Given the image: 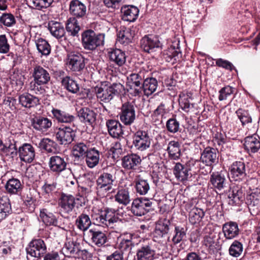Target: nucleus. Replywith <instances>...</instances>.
I'll return each instance as SVG.
<instances>
[{
  "label": "nucleus",
  "instance_id": "obj_1",
  "mask_svg": "<svg viewBox=\"0 0 260 260\" xmlns=\"http://www.w3.org/2000/svg\"><path fill=\"white\" fill-rule=\"evenodd\" d=\"M69 12L72 17L67 21L66 29L72 36H76L80 30L78 20H82L86 17L87 8L80 0H71L69 3Z\"/></svg>",
  "mask_w": 260,
  "mask_h": 260
},
{
  "label": "nucleus",
  "instance_id": "obj_2",
  "mask_svg": "<svg viewBox=\"0 0 260 260\" xmlns=\"http://www.w3.org/2000/svg\"><path fill=\"white\" fill-rule=\"evenodd\" d=\"M117 169L109 166L103 170L96 180V189L98 194L105 196L110 192L116 180Z\"/></svg>",
  "mask_w": 260,
  "mask_h": 260
},
{
  "label": "nucleus",
  "instance_id": "obj_3",
  "mask_svg": "<svg viewBox=\"0 0 260 260\" xmlns=\"http://www.w3.org/2000/svg\"><path fill=\"white\" fill-rule=\"evenodd\" d=\"M116 210L113 208H106L104 210H98L91 214V220L94 224L103 227L111 226L117 222L119 218L115 216Z\"/></svg>",
  "mask_w": 260,
  "mask_h": 260
},
{
  "label": "nucleus",
  "instance_id": "obj_4",
  "mask_svg": "<svg viewBox=\"0 0 260 260\" xmlns=\"http://www.w3.org/2000/svg\"><path fill=\"white\" fill-rule=\"evenodd\" d=\"M123 89V86L120 83H113L110 86L101 84L94 87V92L97 98L105 103L110 102L114 96L119 94Z\"/></svg>",
  "mask_w": 260,
  "mask_h": 260
},
{
  "label": "nucleus",
  "instance_id": "obj_5",
  "mask_svg": "<svg viewBox=\"0 0 260 260\" xmlns=\"http://www.w3.org/2000/svg\"><path fill=\"white\" fill-rule=\"evenodd\" d=\"M105 34H96L91 29L84 31L81 35V43L83 48L88 51H94L104 44Z\"/></svg>",
  "mask_w": 260,
  "mask_h": 260
},
{
  "label": "nucleus",
  "instance_id": "obj_6",
  "mask_svg": "<svg viewBox=\"0 0 260 260\" xmlns=\"http://www.w3.org/2000/svg\"><path fill=\"white\" fill-rule=\"evenodd\" d=\"M171 225L169 219L164 218L158 220L152 233L153 241L162 244H167L170 241L169 233Z\"/></svg>",
  "mask_w": 260,
  "mask_h": 260
},
{
  "label": "nucleus",
  "instance_id": "obj_7",
  "mask_svg": "<svg viewBox=\"0 0 260 260\" xmlns=\"http://www.w3.org/2000/svg\"><path fill=\"white\" fill-rule=\"evenodd\" d=\"M132 140L131 149L140 151H145L150 148L152 141L148 131L141 129L134 133Z\"/></svg>",
  "mask_w": 260,
  "mask_h": 260
},
{
  "label": "nucleus",
  "instance_id": "obj_8",
  "mask_svg": "<svg viewBox=\"0 0 260 260\" xmlns=\"http://www.w3.org/2000/svg\"><path fill=\"white\" fill-rule=\"evenodd\" d=\"M155 200L147 198H137L134 200L131 205L132 213L137 216L144 215L154 210Z\"/></svg>",
  "mask_w": 260,
  "mask_h": 260
},
{
  "label": "nucleus",
  "instance_id": "obj_9",
  "mask_svg": "<svg viewBox=\"0 0 260 260\" xmlns=\"http://www.w3.org/2000/svg\"><path fill=\"white\" fill-rule=\"evenodd\" d=\"M87 60L78 52H71L67 57V65L72 72L81 75L85 70V60Z\"/></svg>",
  "mask_w": 260,
  "mask_h": 260
},
{
  "label": "nucleus",
  "instance_id": "obj_10",
  "mask_svg": "<svg viewBox=\"0 0 260 260\" xmlns=\"http://www.w3.org/2000/svg\"><path fill=\"white\" fill-rule=\"evenodd\" d=\"M230 179L231 181L246 184L248 176L246 173L245 164L243 161L234 162L230 168Z\"/></svg>",
  "mask_w": 260,
  "mask_h": 260
},
{
  "label": "nucleus",
  "instance_id": "obj_11",
  "mask_svg": "<svg viewBox=\"0 0 260 260\" xmlns=\"http://www.w3.org/2000/svg\"><path fill=\"white\" fill-rule=\"evenodd\" d=\"M26 251L31 256L40 258L47 252V246L42 239H35L29 243Z\"/></svg>",
  "mask_w": 260,
  "mask_h": 260
},
{
  "label": "nucleus",
  "instance_id": "obj_12",
  "mask_svg": "<svg viewBox=\"0 0 260 260\" xmlns=\"http://www.w3.org/2000/svg\"><path fill=\"white\" fill-rule=\"evenodd\" d=\"M55 138L60 145L71 144L76 137V131L70 126H64L57 128L54 133Z\"/></svg>",
  "mask_w": 260,
  "mask_h": 260
},
{
  "label": "nucleus",
  "instance_id": "obj_13",
  "mask_svg": "<svg viewBox=\"0 0 260 260\" xmlns=\"http://www.w3.org/2000/svg\"><path fill=\"white\" fill-rule=\"evenodd\" d=\"M119 116L120 121L124 125H131L136 120L135 104L128 102L123 104L121 106Z\"/></svg>",
  "mask_w": 260,
  "mask_h": 260
},
{
  "label": "nucleus",
  "instance_id": "obj_14",
  "mask_svg": "<svg viewBox=\"0 0 260 260\" xmlns=\"http://www.w3.org/2000/svg\"><path fill=\"white\" fill-rule=\"evenodd\" d=\"M75 198L69 194L62 193L58 200L59 213L62 217L69 215L75 206Z\"/></svg>",
  "mask_w": 260,
  "mask_h": 260
},
{
  "label": "nucleus",
  "instance_id": "obj_15",
  "mask_svg": "<svg viewBox=\"0 0 260 260\" xmlns=\"http://www.w3.org/2000/svg\"><path fill=\"white\" fill-rule=\"evenodd\" d=\"M244 183L234 185L229 191V204L232 206H239L245 200V188Z\"/></svg>",
  "mask_w": 260,
  "mask_h": 260
},
{
  "label": "nucleus",
  "instance_id": "obj_16",
  "mask_svg": "<svg viewBox=\"0 0 260 260\" xmlns=\"http://www.w3.org/2000/svg\"><path fill=\"white\" fill-rule=\"evenodd\" d=\"M162 44L157 36L145 35L140 40L141 48L146 52L151 53L162 47Z\"/></svg>",
  "mask_w": 260,
  "mask_h": 260
},
{
  "label": "nucleus",
  "instance_id": "obj_17",
  "mask_svg": "<svg viewBox=\"0 0 260 260\" xmlns=\"http://www.w3.org/2000/svg\"><path fill=\"white\" fill-rule=\"evenodd\" d=\"M48 165L52 172L56 175H60L66 170L68 163L63 155L55 154L50 157Z\"/></svg>",
  "mask_w": 260,
  "mask_h": 260
},
{
  "label": "nucleus",
  "instance_id": "obj_18",
  "mask_svg": "<svg viewBox=\"0 0 260 260\" xmlns=\"http://www.w3.org/2000/svg\"><path fill=\"white\" fill-rule=\"evenodd\" d=\"M31 76L36 84H47L51 80L49 70L38 64L34 66Z\"/></svg>",
  "mask_w": 260,
  "mask_h": 260
},
{
  "label": "nucleus",
  "instance_id": "obj_19",
  "mask_svg": "<svg viewBox=\"0 0 260 260\" xmlns=\"http://www.w3.org/2000/svg\"><path fill=\"white\" fill-rule=\"evenodd\" d=\"M200 160L206 166L213 167L218 162V150L208 146L201 153Z\"/></svg>",
  "mask_w": 260,
  "mask_h": 260
},
{
  "label": "nucleus",
  "instance_id": "obj_20",
  "mask_svg": "<svg viewBox=\"0 0 260 260\" xmlns=\"http://www.w3.org/2000/svg\"><path fill=\"white\" fill-rule=\"evenodd\" d=\"M87 236L90 243L99 247L105 245L108 241L106 234L95 228L89 229Z\"/></svg>",
  "mask_w": 260,
  "mask_h": 260
},
{
  "label": "nucleus",
  "instance_id": "obj_21",
  "mask_svg": "<svg viewBox=\"0 0 260 260\" xmlns=\"http://www.w3.org/2000/svg\"><path fill=\"white\" fill-rule=\"evenodd\" d=\"M136 35L135 28L120 26L117 29V42L124 46H126L132 43Z\"/></svg>",
  "mask_w": 260,
  "mask_h": 260
},
{
  "label": "nucleus",
  "instance_id": "obj_22",
  "mask_svg": "<svg viewBox=\"0 0 260 260\" xmlns=\"http://www.w3.org/2000/svg\"><path fill=\"white\" fill-rule=\"evenodd\" d=\"M18 154L21 161L30 164L35 158V148L29 143H23L18 148Z\"/></svg>",
  "mask_w": 260,
  "mask_h": 260
},
{
  "label": "nucleus",
  "instance_id": "obj_23",
  "mask_svg": "<svg viewBox=\"0 0 260 260\" xmlns=\"http://www.w3.org/2000/svg\"><path fill=\"white\" fill-rule=\"evenodd\" d=\"M40 218L46 226H57L59 216L55 213L51 212L49 209L43 208L40 209Z\"/></svg>",
  "mask_w": 260,
  "mask_h": 260
},
{
  "label": "nucleus",
  "instance_id": "obj_24",
  "mask_svg": "<svg viewBox=\"0 0 260 260\" xmlns=\"http://www.w3.org/2000/svg\"><path fill=\"white\" fill-rule=\"evenodd\" d=\"M77 115L80 121L86 125L93 126L95 124L96 114L92 110L87 108H82L77 112Z\"/></svg>",
  "mask_w": 260,
  "mask_h": 260
},
{
  "label": "nucleus",
  "instance_id": "obj_25",
  "mask_svg": "<svg viewBox=\"0 0 260 260\" xmlns=\"http://www.w3.org/2000/svg\"><path fill=\"white\" fill-rule=\"evenodd\" d=\"M222 231L224 237L227 240H231L237 237L240 233L238 224L234 221L225 222L222 225Z\"/></svg>",
  "mask_w": 260,
  "mask_h": 260
},
{
  "label": "nucleus",
  "instance_id": "obj_26",
  "mask_svg": "<svg viewBox=\"0 0 260 260\" xmlns=\"http://www.w3.org/2000/svg\"><path fill=\"white\" fill-rule=\"evenodd\" d=\"M31 126L36 130L46 131L52 126V121L42 116H36L31 119Z\"/></svg>",
  "mask_w": 260,
  "mask_h": 260
},
{
  "label": "nucleus",
  "instance_id": "obj_27",
  "mask_svg": "<svg viewBox=\"0 0 260 260\" xmlns=\"http://www.w3.org/2000/svg\"><path fill=\"white\" fill-rule=\"evenodd\" d=\"M52 114L53 117L59 123H72L76 119V117L66 111L53 108Z\"/></svg>",
  "mask_w": 260,
  "mask_h": 260
},
{
  "label": "nucleus",
  "instance_id": "obj_28",
  "mask_svg": "<svg viewBox=\"0 0 260 260\" xmlns=\"http://www.w3.org/2000/svg\"><path fill=\"white\" fill-rule=\"evenodd\" d=\"M121 12L123 20L134 22L138 17L139 10L136 6L128 5L122 7Z\"/></svg>",
  "mask_w": 260,
  "mask_h": 260
},
{
  "label": "nucleus",
  "instance_id": "obj_29",
  "mask_svg": "<svg viewBox=\"0 0 260 260\" xmlns=\"http://www.w3.org/2000/svg\"><path fill=\"white\" fill-rule=\"evenodd\" d=\"M244 145L248 152L255 153L260 149V138L256 135L247 136L244 139Z\"/></svg>",
  "mask_w": 260,
  "mask_h": 260
},
{
  "label": "nucleus",
  "instance_id": "obj_30",
  "mask_svg": "<svg viewBox=\"0 0 260 260\" xmlns=\"http://www.w3.org/2000/svg\"><path fill=\"white\" fill-rule=\"evenodd\" d=\"M3 156L9 159H13L17 156L18 154V149H17L16 141L13 139H8L6 141V145L3 150L0 152Z\"/></svg>",
  "mask_w": 260,
  "mask_h": 260
},
{
  "label": "nucleus",
  "instance_id": "obj_31",
  "mask_svg": "<svg viewBox=\"0 0 260 260\" xmlns=\"http://www.w3.org/2000/svg\"><path fill=\"white\" fill-rule=\"evenodd\" d=\"M141 157L136 154H127L122 158V167L126 170H135L140 164Z\"/></svg>",
  "mask_w": 260,
  "mask_h": 260
},
{
  "label": "nucleus",
  "instance_id": "obj_32",
  "mask_svg": "<svg viewBox=\"0 0 260 260\" xmlns=\"http://www.w3.org/2000/svg\"><path fill=\"white\" fill-rule=\"evenodd\" d=\"M101 154L95 147H90L85 156L87 166L89 168H93L96 166L99 163Z\"/></svg>",
  "mask_w": 260,
  "mask_h": 260
},
{
  "label": "nucleus",
  "instance_id": "obj_33",
  "mask_svg": "<svg viewBox=\"0 0 260 260\" xmlns=\"http://www.w3.org/2000/svg\"><path fill=\"white\" fill-rule=\"evenodd\" d=\"M134 183L136 192L140 195L146 194L150 189L148 180L141 177L140 175L136 177Z\"/></svg>",
  "mask_w": 260,
  "mask_h": 260
},
{
  "label": "nucleus",
  "instance_id": "obj_34",
  "mask_svg": "<svg viewBox=\"0 0 260 260\" xmlns=\"http://www.w3.org/2000/svg\"><path fill=\"white\" fill-rule=\"evenodd\" d=\"M226 179L224 173L222 172H213L210 176V182L212 186L221 190L225 186Z\"/></svg>",
  "mask_w": 260,
  "mask_h": 260
},
{
  "label": "nucleus",
  "instance_id": "obj_35",
  "mask_svg": "<svg viewBox=\"0 0 260 260\" xmlns=\"http://www.w3.org/2000/svg\"><path fill=\"white\" fill-rule=\"evenodd\" d=\"M19 103L24 107L30 108L40 104V100L29 93H24L19 95Z\"/></svg>",
  "mask_w": 260,
  "mask_h": 260
},
{
  "label": "nucleus",
  "instance_id": "obj_36",
  "mask_svg": "<svg viewBox=\"0 0 260 260\" xmlns=\"http://www.w3.org/2000/svg\"><path fill=\"white\" fill-rule=\"evenodd\" d=\"M106 125L109 135L113 138H117L123 134L122 126L117 120L109 119Z\"/></svg>",
  "mask_w": 260,
  "mask_h": 260
},
{
  "label": "nucleus",
  "instance_id": "obj_37",
  "mask_svg": "<svg viewBox=\"0 0 260 260\" xmlns=\"http://www.w3.org/2000/svg\"><path fill=\"white\" fill-rule=\"evenodd\" d=\"M109 56L110 61L118 67H121L125 63L126 58L125 53L120 49H113L109 52Z\"/></svg>",
  "mask_w": 260,
  "mask_h": 260
},
{
  "label": "nucleus",
  "instance_id": "obj_38",
  "mask_svg": "<svg viewBox=\"0 0 260 260\" xmlns=\"http://www.w3.org/2000/svg\"><path fill=\"white\" fill-rule=\"evenodd\" d=\"M155 251L149 245H143L137 251V260H153Z\"/></svg>",
  "mask_w": 260,
  "mask_h": 260
},
{
  "label": "nucleus",
  "instance_id": "obj_39",
  "mask_svg": "<svg viewBox=\"0 0 260 260\" xmlns=\"http://www.w3.org/2000/svg\"><path fill=\"white\" fill-rule=\"evenodd\" d=\"M6 191L11 194H18L20 193L22 189V185L20 181L12 178L9 179L5 185Z\"/></svg>",
  "mask_w": 260,
  "mask_h": 260
},
{
  "label": "nucleus",
  "instance_id": "obj_40",
  "mask_svg": "<svg viewBox=\"0 0 260 260\" xmlns=\"http://www.w3.org/2000/svg\"><path fill=\"white\" fill-rule=\"evenodd\" d=\"M79 243L74 241H70L66 242L61 251L66 257H76L77 254L79 251Z\"/></svg>",
  "mask_w": 260,
  "mask_h": 260
},
{
  "label": "nucleus",
  "instance_id": "obj_41",
  "mask_svg": "<svg viewBox=\"0 0 260 260\" xmlns=\"http://www.w3.org/2000/svg\"><path fill=\"white\" fill-rule=\"evenodd\" d=\"M48 28L51 34L56 39L61 38L66 33L63 25L59 22L49 21L48 24Z\"/></svg>",
  "mask_w": 260,
  "mask_h": 260
},
{
  "label": "nucleus",
  "instance_id": "obj_42",
  "mask_svg": "<svg viewBox=\"0 0 260 260\" xmlns=\"http://www.w3.org/2000/svg\"><path fill=\"white\" fill-rule=\"evenodd\" d=\"M167 151L169 157L173 160H178L181 156L180 144L179 142L171 141L169 142Z\"/></svg>",
  "mask_w": 260,
  "mask_h": 260
},
{
  "label": "nucleus",
  "instance_id": "obj_43",
  "mask_svg": "<svg viewBox=\"0 0 260 260\" xmlns=\"http://www.w3.org/2000/svg\"><path fill=\"white\" fill-rule=\"evenodd\" d=\"M190 170L187 166L183 165L180 162H177L174 167L173 173L178 180L183 181L187 180L189 176L188 172Z\"/></svg>",
  "mask_w": 260,
  "mask_h": 260
},
{
  "label": "nucleus",
  "instance_id": "obj_44",
  "mask_svg": "<svg viewBox=\"0 0 260 260\" xmlns=\"http://www.w3.org/2000/svg\"><path fill=\"white\" fill-rule=\"evenodd\" d=\"M158 86L157 80L153 77H144L143 88L144 95L149 96L154 93Z\"/></svg>",
  "mask_w": 260,
  "mask_h": 260
},
{
  "label": "nucleus",
  "instance_id": "obj_45",
  "mask_svg": "<svg viewBox=\"0 0 260 260\" xmlns=\"http://www.w3.org/2000/svg\"><path fill=\"white\" fill-rule=\"evenodd\" d=\"M11 205L6 196L0 198V222L12 213Z\"/></svg>",
  "mask_w": 260,
  "mask_h": 260
},
{
  "label": "nucleus",
  "instance_id": "obj_46",
  "mask_svg": "<svg viewBox=\"0 0 260 260\" xmlns=\"http://www.w3.org/2000/svg\"><path fill=\"white\" fill-rule=\"evenodd\" d=\"M92 220L89 216L84 212L81 213L76 219L75 225L82 232L86 231L91 225Z\"/></svg>",
  "mask_w": 260,
  "mask_h": 260
},
{
  "label": "nucleus",
  "instance_id": "obj_47",
  "mask_svg": "<svg viewBox=\"0 0 260 260\" xmlns=\"http://www.w3.org/2000/svg\"><path fill=\"white\" fill-rule=\"evenodd\" d=\"M90 148L89 145L83 142L77 143L73 147L72 154L78 159L84 158Z\"/></svg>",
  "mask_w": 260,
  "mask_h": 260
},
{
  "label": "nucleus",
  "instance_id": "obj_48",
  "mask_svg": "<svg viewBox=\"0 0 260 260\" xmlns=\"http://www.w3.org/2000/svg\"><path fill=\"white\" fill-rule=\"evenodd\" d=\"M61 83L64 88L72 93H76L79 91V85L76 80L70 76L63 77Z\"/></svg>",
  "mask_w": 260,
  "mask_h": 260
},
{
  "label": "nucleus",
  "instance_id": "obj_49",
  "mask_svg": "<svg viewBox=\"0 0 260 260\" xmlns=\"http://www.w3.org/2000/svg\"><path fill=\"white\" fill-rule=\"evenodd\" d=\"M116 202L124 206L128 205L131 201L129 192L128 188L118 189L114 197Z\"/></svg>",
  "mask_w": 260,
  "mask_h": 260
},
{
  "label": "nucleus",
  "instance_id": "obj_50",
  "mask_svg": "<svg viewBox=\"0 0 260 260\" xmlns=\"http://www.w3.org/2000/svg\"><path fill=\"white\" fill-rule=\"evenodd\" d=\"M176 46L175 45L170 46L164 53V55L167 56L166 58L169 61L172 59L177 60L181 56V52L179 46V43H176Z\"/></svg>",
  "mask_w": 260,
  "mask_h": 260
},
{
  "label": "nucleus",
  "instance_id": "obj_51",
  "mask_svg": "<svg viewBox=\"0 0 260 260\" xmlns=\"http://www.w3.org/2000/svg\"><path fill=\"white\" fill-rule=\"evenodd\" d=\"M205 216V212L202 209L193 208L189 213V221L190 223L194 225L200 223Z\"/></svg>",
  "mask_w": 260,
  "mask_h": 260
},
{
  "label": "nucleus",
  "instance_id": "obj_52",
  "mask_svg": "<svg viewBox=\"0 0 260 260\" xmlns=\"http://www.w3.org/2000/svg\"><path fill=\"white\" fill-rule=\"evenodd\" d=\"M146 72L140 71L137 73H132L127 77L126 84H142Z\"/></svg>",
  "mask_w": 260,
  "mask_h": 260
},
{
  "label": "nucleus",
  "instance_id": "obj_53",
  "mask_svg": "<svg viewBox=\"0 0 260 260\" xmlns=\"http://www.w3.org/2000/svg\"><path fill=\"white\" fill-rule=\"evenodd\" d=\"M36 44L37 50L42 55L47 56L50 53L51 46L45 39H38L36 41Z\"/></svg>",
  "mask_w": 260,
  "mask_h": 260
},
{
  "label": "nucleus",
  "instance_id": "obj_54",
  "mask_svg": "<svg viewBox=\"0 0 260 260\" xmlns=\"http://www.w3.org/2000/svg\"><path fill=\"white\" fill-rule=\"evenodd\" d=\"M186 230L181 226H175L172 241L175 244L180 243L186 237Z\"/></svg>",
  "mask_w": 260,
  "mask_h": 260
},
{
  "label": "nucleus",
  "instance_id": "obj_55",
  "mask_svg": "<svg viewBox=\"0 0 260 260\" xmlns=\"http://www.w3.org/2000/svg\"><path fill=\"white\" fill-rule=\"evenodd\" d=\"M243 249L242 244L237 240H235L229 248V254L233 257H237L241 254Z\"/></svg>",
  "mask_w": 260,
  "mask_h": 260
},
{
  "label": "nucleus",
  "instance_id": "obj_56",
  "mask_svg": "<svg viewBox=\"0 0 260 260\" xmlns=\"http://www.w3.org/2000/svg\"><path fill=\"white\" fill-rule=\"evenodd\" d=\"M236 113L243 127L252 122V117L247 111L239 109L236 111Z\"/></svg>",
  "mask_w": 260,
  "mask_h": 260
},
{
  "label": "nucleus",
  "instance_id": "obj_57",
  "mask_svg": "<svg viewBox=\"0 0 260 260\" xmlns=\"http://www.w3.org/2000/svg\"><path fill=\"white\" fill-rule=\"evenodd\" d=\"M0 23L7 27H11L16 23V20L11 13H4L0 17Z\"/></svg>",
  "mask_w": 260,
  "mask_h": 260
},
{
  "label": "nucleus",
  "instance_id": "obj_58",
  "mask_svg": "<svg viewBox=\"0 0 260 260\" xmlns=\"http://www.w3.org/2000/svg\"><path fill=\"white\" fill-rule=\"evenodd\" d=\"M32 7L37 10H43L51 6L54 0H31Z\"/></svg>",
  "mask_w": 260,
  "mask_h": 260
},
{
  "label": "nucleus",
  "instance_id": "obj_59",
  "mask_svg": "<svg viewBox=\"0 0 260 260\" xmlns=\"http://www.w3.org/2000/svg\"><path fill=\"white\" fill-rule=\"evenodd\" d=\"M128 86L129 93L134 96H140L144 94L143 83L142 84H126Z\"/></svg>",
  "mask_w": 260,
  "mask_h": 260
},
{
  "label": "nucleus",
  "instance_id": "obj_60",
  "mask_svg": "<svg viewBox=\"0 0 260 260\" xmlns=\"http://www.w3.org/2000/svg\"><path fill=\"white\" fill-rule=\"evenodd\" d=\"M180 123L175 118H170L166 122L167 129L171 133L175 134L179 129Z\"/></svg>",
  "mask_w": 260,
  "mask_h": 260
},
{
  "label": "nucleus",
  "instance_id": "obj_61",
  "mask_svg": "<svg viewBox=\"0 0 260 260\" xmlns=\"http://www.w3.org/2000/svg\"><path fill=\"white\" fill-rule=\"evenodd\" d=\"M234 92V88L230 86H226L222 87L219 91L218 100L220 101L225 100Z\"/></svg>",
  "mask_w": 260,
  "mask_h": 260
},
{
  "label": "nucleus",
  "instance_id": "obj_62",
  "mask_svg": "<svg viewBox=\"0 0 260 260\" xmlns=\"http://www.w3.org/2000/svg\"><path fill=\"white\" fill-rule=\"evenodd\" d=\"M10 46L6 35H0V53L6 54L9 52Z\"/></svg>",
  "mask_w": 260,
  "mask_h": 260
},
{
  "label": "nucleus",
  "instance_id": "obj_63",
  "mask_svg": "<svg viewBox=\"0 0 260 260\" xmlns=\"http://www.w3.org/2000/svg\"><path fill=\"white\" fill-rule=\"evenodd\" d=\"M216 64L219 67L224 68L228 70H236L235 67L231 62L226 60H224L222 58H218L216 59Z\"/></svg>",
  "mask_w": 260,
  "mask_h": 260
},
{
  "label": "nucleus",
  "instance_id": "obj_64",
  "mask_svg": "<svg viewBox=\"0 0 260 260\" xmlns=\"http://www.w3.org/2000/svg\"><path fill=\"white\" fill-rule=\"evenodd\" d=\"M53 141L49 139H43L40 143V147L47 152L51 153L53 152V148L52 147Z\"/></svg>",
  "mask_w": 260,
  "mask_h": 260
}]
</instances>
